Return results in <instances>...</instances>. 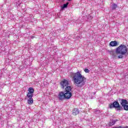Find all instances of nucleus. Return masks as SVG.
Masks as SVG:
<instances>
[{"label":"nucleus","mask_w":128,"mask_h":128,"mask_svg":"<svg viewBox=\"0 0 128 128\" xmlns=\"http://www.w3.org/2000/svg\"><path fill=\"white\" fill-rule=\"evenodd\" d=\"M70 76L72 78L74 84L76 86L82 88V86H84L86 84V78L82 76L80 72L76 73H70Z\"/></svg>","instance_id":"obj_1"},{"label":"nucleus","mask_w":128,"mask_h":128,"mask_svg":"<svg viewBox=\"0 0 128 128\" xmlns=\"http://www.w3.org/2000/svg\"><path fill=\"white\" fill-rule=\"evenodd\" d=\"M116 52L117 54H120L122 56L126 54L128 52V47L124 44H121L120 46L116 48Z\"/></svg>","instance_id":"obj_2"},{"label":"nucleus","mask_w":128,"mask_h":128,"mask_svg":"<svg viewBox=\"0 0 128 128\" xmlns=\"http://www.w3.org/2000/svg\"><path fill=\"white\" fill-rule=\"evenodd\" d=\"M110 108L116 109V112H120L122 110V107L120 106V103L117 101H114L112 104H110L108 106Z\"/></svg>","instance_id":"obj_3"},{"label":"nucleus","mask_w":128,"mask_h":128,"mask_svg":"<svg viewBox=\"0 0 128 128\" xmlns=\"http://www.w3.org/2000/svg\"><path fill=\"white\" fill-rule=\"evenodd\" d=\"M72 87L71 86H67L65 88V91L64 92V98L67 100H69L72 98Z\"/></svg>","instance_id":"obj_4"},{"label":"nucleus","mask_w":128,"mask_h":128,"mask_svg":"<svg viewBox=\"0 0 128 128\" xmlns=\"http://www.w3.org/2000/svg\"><path fill=\"white\" fill-rule=\"evenodd\" d=\"M60 86L62 88H64V87L68 88V80H64L60 82Z\"/></svg>","instance_id":"obj_5"},{"label":"nucleus","mask_w":128,"mask_h":128,"mask_svg":"<svg viewBox=\"0 0 128 128\" xmlns=\"http://www.w3.org/2000/svg\"><path fill=\"white\" fill-rule=\"evenodd\" d=\"M58 98L60 100H62L64 98H64V92H60L58 95Z\"/></svg>","instance_id":"obj_6"},{"label":"nucleus","mask_w":128,"mask_h":128,"mask_svg":"<svg viewBox=\"0 0 128 128\" xmlns=\"http://www.w3.org/2000/svg\"><path fill=\"white\" fill-rule=\"evenodd\" d=\"M120 104L122 105V106H126V104H128V102L126 100L122 99Z\"/></svg>","instance_id":"obj_7"},{"label":"nucleus","mask_w":128,"mask_h":128,"mask_svg":"<svg viewBox=\"0 0 128 128\" xmlns=\"http://www.w3.org/2000/svg\"><path fill=\"white\" fill-rule=\"evenodd\" d=\"M110 54L111 56H112V58H116V51L114 50H111L110 51Z\"/></svg>","instance_id":"obj_8"},{"label":"nucleus","mask_w":128,"mask_h":128,"mask_svg":"<svg viewBox=\"0 0 128 128\" xmlns=\"http://www.w3.org/2000/svg\"><path fill=\"white\" fill-rule=\"evenodd\" d=\"M80 112L78 111V109L77 108H74L72 112V114L74 116H76V114H78Z\"/></svg>","instance_id":"obj_9"},{"label":"nucleus","mask_w":128,"mask_h":128,"mask_svg":"<svg viewBox=\"0 0 128 128\" xmlns=\"http://www.w3.org/2000/svg\"><path fill=\"white\" fill-rule=\"evenodd\" d=\"M111 46H118V42L116 41H112L110 43Z\"/></svg>","instance_id":"obj_10"},{"label":"nucleus","mask_w":128,"mask_h":128,"mask_svg":"<svg viewBox=\"0 0 128 128\" xmlns=\"http://www.w3.org/2000/svg\"><path fill=\"white\" fill-rule=\"evenodd\" d=\"M28 104H34V99L32 98H28Z\"/></svg>","instance_id":"obj_11"},{"label":"nucleus","mask_w":128,"mask_h":128,"mask_svg":"<svg viewBox=\"0 0 128 128\" xmlns=\"http://www.w3.org/2000/svg\"><path fill=\"white\" fill-rule=\"evenodd\" d=\"M28 92L34 94V88L30 87L28 88Z\"/></svg>","instance_id":"obj_12"},{"label":"nucleus","mask_w":128,"mask_h":128,"mask_svg":"<svg viewBox=\"0 0 128 128\" xmlns=\"http://www.w3.org/2000/svg\"><path fill=\"white\" fill-rule=\"evenodd\" d=\"M26 96L28 98H32L34 96V94H32V93H30V92H28L27 94H26Z\"/></svg>","instance_id":"obj_13"},{"label":"nucleus","mask_w":128,"mask_h":128,"mask_svg":"<svg viewBox=\"0 0 128 128\" xmlns=\"http://www.w3.org/2000/svg\"><path fill=\"white\" fill-rule=\"evenodd\" d=\"M68 2H66L65 4H64L63 6L61 7V10H64L66 8H68Z\"/></svg>","instance_id":"obj_14"},{"label":"nucleus","mask_w":128,"mask_h":128,"mask_svg":"<svg viewBox=\"0 0 128 128\" xmlns=\"http://www.w3.org/2000/svg\"><path fill=\"white\" fill-rule=\"evenodd\" d=\"M112 10H116L118 8V5L116 4H114L111 6Z\"/></svg>","instance_id":"obj_15"},{"label":"nucleus","mask_w":128,"mask_h":128,"mask_svg":"<svg viewBox=\"0 0 128 128\" xmlns=\"http://www.w3.org/2000/svg\"><path fill=\"white\" fill-rule=\"evenodd\" d=\"M122 108H124V110H128V105H124L122 106Z\"/></svg>","instance_id":"obj_16"},{"label":"nucleus","mask_w":128,"mask_h":128,"mask_svg":"<svg viewBox=\"0 0 128 128\" xmlns=\"http://www.w3.org/2000/svg\"><path fill=\"white\" fill-rule=\"evenodd\" d=\"M84 72H85L86 73L90 72V70L88 68H85L84 70Z\"/></svg>","instance_id":"obj_17"},{"label":"nucleus","mask_w":128,"mask_h":128,"mask_svg":"<svg viewBox=\"0 0 128 128\" xmlns=\"http://www.w3.org/2000/svg\"><path fill=\"white\" fill-rule=\"evenodd\" d=\"M122 55H120L118 56V58H122L123 56H122Z\"/></svg>","instance_id":"obj_18"},{"label":"nucleus","mask_w":128,"mask_h":128,"mask_svg":"<svg viewBox=\"0 0 128 128\" xmlns=\"http://www.w3.org/2000/svg\"><path fill=\"white\" fill-rule=\"evenodd\" d=\"M34 38V36H32L31 38L32 40Z\"/></svg>","instance_id":"obj_19"},{"label":"nucleus","mask_w":128,"mask_h":128,"mask_svg":"<svg viewBox=\"0 0 128 128\" xmlns=\"http://www.w3.org/2000/svg\"><path fill=\"white\" fill-rule=\"evenodd\" d=\"M112 122L113 124H116V121H113Z\"/></svg>","instance_id":"obj_20"},{"label":"nucleus","mask_w":128,"mask_h":128,"mask_svg":"<svg viewBox=\"0 0 128 128\" xmlns=\"http://www.w3.org/2000/svg\"><path fill=\"white\" fill-rule=\"evenodd\" d=\"M20 2L19 3V4H18V6H20Z\"/></svg>","instance_id":"obj_21"},{"label":"nucleus","mask_w":128,"mask_h":128,"mask_svg":"<svg viewBox=\"0 0 128 128\" xmlns=\"http://www.w3.org/2000/svg\"><path fill=\"white\" fill-rule=\"evenodd\" d=\"M16 6H18V3H16Z\"/></svg>","instance_id":"obj_22"},{"label":"nucleus","mask_w":128,"mask_h":128,"mask_svg":"<svg viewBox=\"0 0 128 128\" xmlns=\"http://www.w3.org/2000/svg\"><path fill=\"white\" fill-rule=\"evenodd\" d=\"M68 0L70 1V0Z\"/></svg>","instance_id":"obj_23"}]
</instances>
